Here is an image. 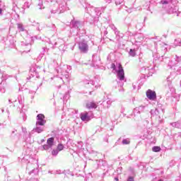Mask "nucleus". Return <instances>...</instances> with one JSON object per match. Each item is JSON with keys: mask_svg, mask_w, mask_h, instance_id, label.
I'll list each match as a JSON object with an SVG mask.
<instances>
[{"mask_svg": "<svg viewBox=\"0 0 181 181\" xmlns=\"http://www.w3.org/2000/svg\"><path fill=\"white\" fill-rule=\"evenodd\" d=\"M119 70L117 71V77L119 80H124L125 78V74L124 73V68L121 64H118Z\"/></svg>", "mask_w": 181, "mask_h": 181, "instance_id": "f257e3e1", "label": "nucleus"}, {"mask_svg": "<svg viewBox=\"0 0 181 181\" xmlns=\"http://www.w3.org/2000/svg\"><path fill=\"white\" fill-rule=\"evenodd\" d=\"M146 97L148 98V100H156V92L153 91L151 89H148L146 91Z\"/></svg>", "mask_w": 181, "mask_h": 181, "instance_id": "f03ea898", "label": "nucleus"}, {"mask_svg": "<svg viewBox=\"0 0 181 181\" xmlns=\"http://www.w3.org/2000/svg\"><path fill=\"white\" fill-rule=\"evenodd\" d=\"M37 118L38 119V122H37V124H38V125H45V124H46V120H45V115L43 114H39L37 116Z\"/></svg>", "mask_w": 181, "mask_h": 181, "instance_id": "7ed1b4c3", "label": "nucleus"}, {"mask_svg": "<svg viewBox=\"0 0 181 181\" xmlns=\"http://www.w3.org/2000/svg\"><path fill=\"white\" fill-rule=\"evenodd\" d=\"M79 49L80 50H81V52H83V53H86V52L88 50V45H87V44L86 43L81 42L79 44Z\"/></svg>", "mask_w": 181, "mask_h": 181, "instance_id": "20e7f679", "label": "nucleus"}, {"mask_svg": "<svg viewBox=\"0 0 181 181\" xmlns=\"http://www.w3.org/2000/svg\"><path fill=\"white\" fill-rule=\"evenodd\" d=\"M81 121H90L91 117H90V116H88V112H85V113H82L81 114Z\"/></svg>", "mask_w": 181, "mask_h": 181, "instance_id": "39448f33", "label": "nucleus"}, {"mask_svg": "<svg viewBox=\"0 0 181 181\" xmlns=\"http://www.w3.org/2000/svg\"><path fill=\"white\" fill-rule=\"evenodd\" d=\"M86 108L91 110V108H97V104L94 102H88L86 103Z\"/></svg>", "mask_w": 181, "mask_h": 181, "instance_id": "423d86ee", "label": "nucleus"}, {"mask_svg": "<svg viewBox=\"0 0 181 181\" xmlns=\"http://www.w3.org/2000/svg\"><path fill=\"white\" fill-rule=\"evenodd\" d=\"M47 145L48 146H49L50 148H52V146H53V145H54V138H53V137L49 138L47 140Z\"/></svg>", "mask_w": 181, "mask_h": 181, "instance_id": "0eeeda50", "label": "nucleus"}, {"mask_svg": "<svg viewBox=\"0 0 181 181\" xmlns=\"http://www.w3.org/2000/svg\"><path fill=\"white\" fill-rule=\"evenodd\" d=\"M64 149V146L62 144H59L57 146V150H58V152H60Z\"/></svg>", "mask_w": 181, "mask_h": 181, "instance_id": "6e6552de", "label": "nucleus"}, {"mask_svg": "<svg viewBox=\"0 0 181 181\" xmlns=\"http://www.w3.org/2000/svg\"><path fill=\"white\" fill-rule=\"evenodd\" d=\"M152 151L153 152H160V146H153Z\"/></svg>", "mask_w": 181, "mask_h": 181, "instance_id": "1a4fd4ad", "label": "nucleus"}, {"mask_svg": "<svg viewBox=\"0 0 181 181\" xmlns=\"http://www.w3.org/2000/svg\"><path fill=\"white\" fill-rule=\"evenodd\" d=\"M52 155L53 156H57V155H59V150L57 148L52 150Z\"/></svg>", "mask_w": 181, "mask_h": 181, "instance_id": "9d476101", "label": "nucleus"}, {"mask_svg": "<svg viewBox=\"0 0 181 181\" xmlns=\"http://www.w3.org/2000/svg\"><path fill=\"white\" fill-rule=\"evenodd\" d=\"M130 56H132V57H134L136 56V53L135 52V49H130L129 51Z\"/></svg>", "mask_w": 181, "mask_h": 181, "instance_id": "9b49d317", "label": "nucleus"}, {"mask_svg": "<svg viewBox=\"0 0 181 181\" xmlns=\"http://www.w3.org/2000/svg\"><path fill=\"white\" fill-rule=\"evenodd\" d=\"M130 142H131V141H129V140H127V139H124V140L122 141V144H123L124 145H129Z\"/></svg>", "mask_w": 181, "mask_h": 181, "instance_id": "f8f14e48", "label": "nucleus"}, {"mask_svg": "<svg viewBox=\"0 0 181 181\" xmlns=\"http://www.w3.org/2000/svg\"><path fill=\"white\" fill-rule=\"evenodd\" d=\"M42 148H43L44 151H48V149H50L51 147L49 146H48L47 144H45V145H43Z\"/></svg>", "mask_w": 181, "mask_h": 181, "instance_id": "ddd939ff", "label": "nucleus"}, {"mask_svg": "<svg viewBox=\"0 0 181 181\" xmlns=\"http://www.w3.org/2000/svg\"><path fill=\"white\" fill-rule=\"evenodd\" d=\"M35 131H36V132H37L38 134H40V132H43V129H40V128H39V127H37V128L35 129Z\"/></svg>", "mask_w": 181, "mask_h": 181, "instance_id": "4468645a", "label": "nucleus"}, {"mask_svg": "<svg viewBox=\"0 0 181 181\" xmlns=\"http://www.w3.org/2000/svg\"><path fill=\"white\" fill-rule=\"evenodd\" d=\"M111 69H112L113 70H115V69H116L115 64H111Z\"/></svg>", "mask_w": 181, "mask_h": 181, "instance_id": "2eb2a0df", "label": "nucleus"}, {"mask_svg": "<svg viewBox=\"0 0 181 181\" xmlns=\"http://www.w3.org/2000/svg\"><path fill=\"white\" fill-rule=\"evenodd\" d=\"M161 4L163 5H167V4H168V2L167 1H161Z\"/></svg>", "mask_w": 181, "mask_h": 181, "instance_id": "dca6fc26", "label": "nucleus"}, {"mask_svg": "<svg viewBox=\"0 0 181 181\" xmlns=\"http://www.w3.org/2000/svg\"><path fill=\"white\" fill-rule=\"evenodd\" d=\"M127 181H134V178L132 177H129Z\"/></svg>", "mask_w": 181, "mask_h": 181, "instance_id": "f3484780", "label": "nucleus"}, {"mask_svg": "<svg viewBox=\"0 0 181 181\" xmlns=\"http://www.w3.org/2000/svg\"><path fill=\"white\" fill-rule=\"evenodd\" d=\"M115 180L118 181V180H119L118 179V177H115Z\"/></svg>", "mask_w": 181, "mask_h": 181, "instance_id": "a211bd4d", "label": "nucleus"}, {"mask_svg": "<svg viewBox=\"0 0 181 181\" xmlns=\"http://www.w3.org/2000/svg\"><path fill=\"white\" fill-rule=\"evenodd\" d=\"M2 13V8H0V15Z\"/></svg>", "mask_w": 181, "mask_h": 181, "instance_id": "6ab92c4d", "label": "nucleus"}, {"mask_svg": "<svg viewBox=\"0 0 181 181\" xmlns=\"http://www.w3.org/2000/svg\"><path fill=\"white\" fill-rule=\"evenodd\" d=\"M159 181H163V180H160Z\"/></svg>", "mask_w": 181, "mask_h": 181, "instance_id": "aec40b11", "label": "nucleus"}]
</instances>
